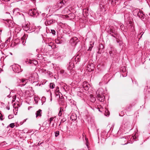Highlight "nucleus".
I'll return each instance as SVG.
<instances>
[{"label": "nucleus", "instance_id": "20", "mask_svg": "<svg viewBox=\"0 0 150 150\" xmlns=\"http://www.w3.org/2000/svg\"><path fill=\"white\" fill-rule=\"evenodd\" d=\"M55 85L53 83H51L50 84V88H53L55 87Z\"/></svg>", "mask_w": 150, "mask_h": 150}, {"label": "nucleus", "instance_id": "21", "mask_svg": "<svg viewBox=\"0 0 150 150\" xmlns=\"http://www.w3.org/2000/svg\"><path fill=\"white\" fill-rule=\"evenodd\" d=\"M109 53L110 55V56H111V57H114V54L113 53L112 51V50H111V51H109Z\"/></svg>", "mask_w": 150, "mask_h": 150}, {"label": "nucleus", "instance_id": "12", "mask_svg": "<svg viewBox=\"0 0 150 150\" xmlns=\"http://www.w3.org/2000/svg\"><path fill=\"white\" fill-rule=\"evenodd\" d=\"M74 65L72 63L70 62L69 64H68V66L67 67V69L68 70H71L73 68Z\"/></svg>", "mask_w": 150, "mask_h": 150}, {"label": "nucleus", "instance_id": "33", "mask_svg": "<svg viewBox=\"0 0 150 150\" xmlns=\"http://www.w3.org/2000/svg\"><path fill=\"white\" fill-rule=\"evenodd\" d=\"M3 116L2 114L0 113V119L1 121L3 120Z\"/></svg>", "mask_w": 150, "mask_h": 150}, {"label": "nucleus", "instance_id": "10", "mask_svg": "<svg viewBox=\"0 0 150 150\" xmlns=\"http://www.w3.org/2000/svg\"><path fill=\"white\" fill-rule=\"evenodd\" d=\"M97 98L98 99V100L101 102H103L105 99V97L104 96L100 94L98 95L97 96Z\"/></svg>", "mask_w": 150, "mask_h": 150}, {"label": "nucleus", "instance_id": "32", "mask_svg": "<svg viewBox=\"0 0 150 150\" xmlns=\"http://www.w3.org/2000/svg\"><path fill=\"white\" fill-rule=\"evenodd\" d=\"M19 9L18 8H15L13 10V12L16 11L17 12H19Z\"/></svg>", "mask_w": 150, "mask_h": 150}, {"label": "nucleus", "instance_id": "1", "mask_svg": "<svg viewBox=\"0 0 150 150\" xmlns=\"http://www.w3.org/2000/svg\"><path fill=\"white\" fill-rule=\"evenodd\" d=\"M39 79L38 76L36 73H33L31 74L29 77V80L33 82L38 81Z\"/></svg>", "mask_w": 150, "mask_h": 150}, {"label": "nucleus", "instance_id": "29", "mask_svg": "<svg viewBox=\"0 0 150 150\" xmlns=\"http://www.w3.org/2000/svg\"><path fill=\"white\" fill-rule=\"evenodd\" d=\"M51 33H52L53 35H55V31L54 30H51Z\"/></svg>", "mask_w": 150, "mask_h": 150}, {"label": "nucleus", "instance_id": "24", "mask_svg": "<svg viewBox=\"0 0 150 150\" xmlns=\"http://www.w3.org/2000/svg\"><path fill=\"white\" fill-rule=\"evenodd\" d=\"M47 45L48 46H50L51 47H52V45L53 43L52 42H50V43H46Z\"/></svg>", "mask_w": 150, "mask_h": 150}, {"label": "nucleus", "instance_id": "25", "mask_svg": "<svg viewBox=\"0 0 150 150\" xmlns=\"http://www.w3.org/2000/svg\"><path fill=\"white\" fill-rule=\"evenodd\" d=\"M75 62H79L80 61V59L78 57H76L75 59Z\"/></svg>", "mask_w": 150, "mask_h": 150}, {"label": "nucleus", "instance_id": "11", "mask_svg": "<svg viewBox=\"0 0 150 150\" xmlns=\"http://www.w3.org/2000/svg\"><path fill=\"white\" fill-rule=\"evenodd\" d=\"M42 110L40 109H39L35 113L36 117H41L42 116Z\"/></svg>", "mask_w": 150, "mask_h": 150}, {"label": "nucleus", "instance_id": "47", "mask_svg": "<svg viewBox=\"0 0 150 150\" xmlns=\"http://www.w3.org/2000/svg\"><path fill=\"white\" fill-rule=\"evenodd\" d=\"M16 107L15 108V109L16 110H16Z\"/></svg>", "mask_w": 150, "mask_h": 150}, {"label": "nucleus", "instance_id": "38", "mask_svg": "<svg viewBox=\"0 0 150 150\" xmlns=\"http://www.w3.org/2000/svg\"><path fill=\"white\" fill-rule=\"evenodd\" d=\"M2 31V30L1 28H0V35L1 34Z\"/></svg>", "mask_w": 150, "mask_h": 150}, {"label": "nucleus", "instance_id": "7", "mask_svg": "<svg viewBox=\"0 0 150 150\" xmlns=\"http://www.w3.org/2000/svg\"><path fill=\"white\" fill-rule=\"evenodd\" d=\"M78 38L76 37H73L70 40V43L72 45H76L78 42Z\"/></svg>", "mask_w": 150, "mask_h": 150}, {"label": "nucleus", "instance_id": "36", "mask_svg": "<svg viewBox=\"0 0 150 150\" xmlns=\"http://www.w3.org/2000/svg\"><path fill=\"white\" fill-rule=\"evenodd\" d=\"M6 108L8 110H9L10 109V107L8 106H7Z\"/></svg>", "mask_w": 150, "mask_h": 150}, {"label": "nucleus", "instance_id": "4", "mask_svg": "<svg viewBox=\"0 0 150 150\" xmlns=\"http://www.w3.org/2000/svg\"><path fill=\"white\" fill-rule=\"evenodd\" d=\"M108 33L112 36L116 38V36L117 35V33L115 31L113 28L112 27L110 28V30L108 31Z\"/></svg>", "mask_w": 150, "mask_h": 150}, {"label": "nucleus", "instance_id": "14", "mask_svg": "<svg viewBox=\"0 0 150 150\" xmlns=\"http://www.w3.org/2000/svg\"><path fill=\"white\" fill-rule=\"evenodd\" d=\"M28 81V79H21V82L22 83H23V85L24 86L26 84V83H27Z\"/></svg>", "mask_w": 150, "mask_h": 150}, {"label": "nucleus", "instance_id": "49", "mask_svg": "<svg viewBox=\"0 0 150 150\" xmlns=\"http://www.w3.org/2000/svg\"><path fill=\"white\" fill-rule=\"evenodd\" d=\"M42 15H45V14H44V13H42Z\"/></svg>", "mask_w": 150, "mask_h": 150}, {"label": "nucleus", "instance_id": "28", "mask_svg": "<svg viewBox=\"0 0 150 150\" xmlns=\"http://www.w3.org/2000/svg\"><path fill=\"white\" fill-rule=\"evenodd\" d=\"M66 3V1L65 0H63L59 3L60 4H61L62 5H64Z\"/></svg>", "mask_w": 150, "mask_h": 150}, {"label": "nucleus", "instance_id": "9", "mask_svg": "<svg viewBox=\"0 0 150 150\" xmlns=\"http://www.w3.org/2000/svg\"><path fill=\"white\" fill-rule=\"evenodd\" d=\"M22 28L25 31L28 30L30 28V24L29 23H27L23 24L22 25Z\"/></svg>", "mask_w": 150, "mask_h": 150}, {"label": "nucleus", "instance_id": "44", "mask_svg": "<svg viewBox=\"0 0 150 150\" xmlns=\"http://www.w3.org/2000/svg\"><path fill=\"white\" fill-rule=\"evenodd\" d=\"M6 13L8 14H10V13L9 12H6Z\"/></svg>", "mask_w": 150, "mask_h": 150}, {"label": "nucleus", "instance_id": "3", "mask_svg": "<svg viewBox=\"0 0 150 150\" xmlns=\"http://www.w3.org/2000/svg\"><path fill=\"white\" fill-rule=\"evenodd\" d=\"M59 6L58 5H54L50 6V8L49 9V11L50 12L51 11L52 12H54L57 10H58L59 8L61 7V6H60V7L58 8ZM47 7L49 8L50 7V6H49Z\"/></svg>", "mask_w": 150, "mask_h": 150}, {"label": "nucleus", "instance_id": "48", "mask_svg": "<svg viewBox=\"0 0 150 150\" xmlns=\"http://www.w3.org/2000/svg\"><path fill=\"white\" fill-rule=\"evenodd\" d=\"M14 113L15 114V115H16V114L15 113V112H14Z\"/></svg>", "mask_w": 150, "mask_h": 150}, {"label": "nucleus", "instance_id": "51", "mask_svg": "<svg viewBox=\"0 0 150 150\" xmlns=\"http://www.w3.org/2000/svg\"><path fill=\"white\" fill-rule=\"evenodd\" d=\"M83 12H84V10H83Z\"/></svg>", "mask_w": 150, "mask_h": 150}, {"label": "nucleus", "instance_id": "50", "mask_svg": "<svg viewBox=\"0 0 150 150\" xmlns=\"http://www.w3.org/2000/svg\"><path fill=\"white\" fill-rule=\"evenodd\" d=\"M8 97H9V98L10 97L9 96V95L8 96Z\"/></svg>", "mask_w": 150, "mask_h": 150}, {"label": "nucleus", "instance_id": "27", "mask_svg": "<svg viewBox=\"0 0 150 150\" xmlns=\"http://www.w3.org/2000/svg\"><path fill=\"white\" fill-rule=\"evenodd\" d=\"M9 126L10 127H11V128H13L15 126V124L14 123H12L10 124Z\"/></svg>", "mask_w": 150, "mask_h": 150}, {"label": "nucleus", "instance_id": "45", "mask_svg": "<svg viewBox=\"0 0 150 150\" xmlns=\"http://www.w3.org/2000/svg\"><path fill=\"white\" fill-rule=\"evenodd\" d=\"M1 0H0V4H1Z\"/></svg>", "mask_w": 150, "mask_h": 150}, {"label": "nucleus", "instance_id": "6", "mask_svg": "<svg viewBox=\"0 0 150 150\" xmlns=\"http://www.w3.org/2000/svg\"><path fill=\"white\" fill-rule=\"evenodd\" d=\"M55 22V20L54 19H47L45 22V24L46 25H49Z\"/></svg>", "mask_w": 150, "mask_h": 150}, {"label": "nucleus", "instance_id": "26", "mask_svg": "<svg viewBox=\"0 0 150 150\" xmlns=\"http://www.w3.org/2000/svg\"><path fill=\"white\" fill-rule=\"evenodd\" d=\"M116 0H111V4L113 6H114V5L116 3Z\"/></svg>", "mask_w": 150, "mask_h": 150}, {"label": "nucleus", "instance_id": "39", "mask_svg": "<svg viewBox=\"0 0 150 150\" xmlns=\"http://www.w3.org/2000/svg\"><path fill=\"white\" fill-rule=\"evenodd\" d=\"M65 121V120H64L63 119H62L61 120V122H64Z\"/></svg>", "mask_w": 150, "mask_h": 150}, {"label": "nucleus", "instance_id": "13", "mask_svg": "<svg viewBox=\"0 0 150 150\" xmlns=\"http://www.w3.org/2000/svg\"><path fill=\"white\" fill-rule=\"evenodd\" d=\"M71 120L73 121H75L77 119V116L76 115H72L70 117Z\"/></svg>", "mask_w": 150, "mask_h": 150}, {"label": "nucleus", "instance_id": "31", "mask_svg": "<svg viewBox=\"0 0 150 150\" xmlns=\"http://www.w3.org/2000/svg\"><path fill=\"white\" fill-rule=\"evenodd\" d=\"M93 46L91 45V46L89 47L88 49V51H91V49L93 47Z\"/></svg>", "mask_w": 150, "mask_h": 150}, {"label": "nucleus", "instance_id": "30", "mask_svg": "<svg viewBox=\"0 0 150 150\" xmlns=\"http://www.w3.org/2000/svg\"><path fill=\"white\" fill-rule=\"evenodd\" d=\"M13 117V115H8V118L9 119H11Z\"/></svg>", "mask_w": 150, "mask_h": 150}, {"label": "nucleus", "instance_id": "15", "mask_svg": "<svg viewBox=\"0 0 150 150\" xmlns=\"http://www.w3.org/2000/svg\"><path fill=\"white\" fill-rule=\"evenodd\" d=\"M120 28L121 30L124 31H126L127 29L124 26L123 24H121L120 25Z\"/></svg>", "mask_w": 150, "mask_h": 150}, {"label": "nucleus", "instance_id": "22", "mask_svg": "<svg viewBox=\"0 0 150 150\" xmlns=\"http://www.w3.org/2000/svg\"><path fill=\"white\" fill-rule=\"evenodd\" d=\"M54 118L55 117H51L50 118L49 121V124H50L51 123L52 121L54 119Z\"/></svg>", "mask_w": 150, "mask_h": 150}, {"label": "nucleus", "instance_id": "40", "mask_svg": "<svg viewBox=\"0 0 150 150\" xmlns=\"http://www.w3.org/2000/svg\"><path fill=\"white\" fill-rule=\"evenodd\" d=\"M59 88L57 87V88H56V91H57V90H59Z\"/></svg>", "mask_w": 150, "mask_h": 150}, {"label": "nucleus", "instance_id": "35", "mask_svg": "<svg viewBox=\"0 0 150 150\" xmlns=\"http://www.w3.org/2000/svg\"><path fill=\"white\" fill-rule=\"evenodd\" d=\"M47 122H44L43 123V125H45L46 126L47 125Z\"/></svg>", "mask_w": 150, "mask_h": 150}, {"label": "nucleus", "instance_id": "52", "mask_svg": "<svg viewBox=\"0 0 150 150\" xmlns=\"http://www.w3.org/2000/svg\"><path fill=\"white\" fill-rule=\"evenodd\" d=\"M99 111H100V110L99 109Z\"/></svg>", "mask_w": 150, "mask_h": 150}, {"label": "nucleus", "instance_id": "8", "mask_svg": "<svg viewBox=\"0 0 150 150\" xmlns=\"http://www.w3.org/2000/svg\"><path fill=\"white\" fill-rule=\"evenodd\" d=\"M83 87L86 91H87L90 87V85L86 82L84 81L82 84Z\"/></svg>", "mask_w": 150, "mask_h": 150}, {"label": "nucleus", "instance_id": "19", "mask_svg": "<svg viewBox=\"0 0 150 150\" xmlns=\"http://www.w3.org/2000/svg\"><path fill=\"white\" fill-rule=\"evenodd\" d=\"M15 69H13V70L16 72L18 73L20 72V71L19 70V69L18 68V67H16L14 68Z\"/></svg>", "mask_w": 150, "mask_h": 150}, {"label": "nucleus", "instance_id": "53", "mask_svg": "<svg viewBox=\"0 0 150 150\" xmlns=\"http://www.w3.org/2000/svg\"><path fill=\"white\" fill-rule=\"evenodd\" d=\"M60 125V124H59V125Z\"/></svg>", "mask_w": 150, "mask_h": 150}, {"label": "nucleus", "instance_id": "16", "mask_svg": "<svg viewBox=\"0 0 150 150\" xmlns=\"http://www.w3.org/2000/svg\"><path fill=\"white\" fill-rule=\"evenodd\" d=\"M100 11L102 12H104L105 11V9L104 8V7L103 5H100Z\"/></svg>", "mask_w": 150, "mask_h": 150}, {"label": "nucleus", "instance_id": "42", "mask_svg": "<svg viewBox=\"0 0 150 150\" xmlns=\"http://www.w3.org/2000/svg\"><path fill=\"white\" fill-rule=\"evenodd\" d=\"M54 123H53L52 124V127H54Z\"/></svg>", "mask_w": 150, "mask_h": 150}, {"label": "nucleus", "instance_id": "17", "mask_svg": "<svg viewBox=\"0 0 150 150\" xmlns=\"http://www.w3.org/2000/svg\"><path fill=\"white\" fill-rule=\"evenodd\" d=\"M63 111V109H62V108H60V110L59 111V112L58 113V115L59 116H61L62 115V112Z\"/></svg>", "mask_w": 150, "mask_h": 150}, {"label": "nucleus", "instance_id": "43", "mask_svg": "<svg viewBox=\"0 0 150 150\" xmlns=\"http://www.w3.org/2000/svg\"><path fill=\"white\" fill-rule=\"evenodd\" d=\"M42 99H43V100L44 99H45V100L46 98H45V97H43L42 98Z\"/></svg>", "mask_w": 150, "mask_h": 150}, {"label": "nucleus", "instance_id": "46", "mask_svg": "<svg viewBox=\"0 0 150 150\" xmlns=\"http://www.w3.org/2000/svg\"><path fill=\"white\" fill-rule=\"evenodd\" d=\"M63 89L65 91H66V90H65V89L64 88H63Z\"/></svg>", "mask_w": 150, "mask_h": 150}, {"label": "nucleus", "instance_id": "18", "mask_svg": "<svg viewBox=\"0 0 150 150\" xmlns=\"http://www.w3.org/2000/svg\"><path fill=\"white\" fill-rule=\"evenodd\" d=\"M25 35H24L21 38V40L22 41V44L24 45L25 43Z\"/></svg>", "mask_w": 150, "mask_h": 150}, {"label": "nucleus", "instance_id": "37", "mask_svg": "<svg viewBox=\"0 0 150 150\" xmlns=\"http://www.w3.org/2000/svg\"><path fill=\"white\" fill-rule=\"evenodd\" d=\"M143 34H144V32H141L140 33V34L141 35V37L142 36V35H143Z\"/></svg>", "mask_w": 150, "mask_h": 150}, {"label": "nucleus", "instance_id": "41", "mask_svg": "<svg viewBox=\"0 0 150 150\" xmlns=\"http://www.w3.org/2000/svg\"><path fill=\"white\" fill-rule=\"evenodd\" d=\"M3 1H9L10 0H2Z\"/></svg>", "mask_w": 150, "mask_h": 150}, {"label": "nucleus", "instance_id": "34", "mask_svg": "<svg viewBox=\"0 0 150 150\" xmlns=\"http://www.w3.org/2000/svg\"><path fill=\"white\" fill-rule=\"evenodd\" d=\"M59 93H60V92L59 91V90H58L56 92V95H57V96H58L59 95Z\"/></svg>", "mask_w": 150, "mask_h": 150}, {"label": "nucleus", "instance_id": "2", "mask_svg": "<svg viewBox=\"0 0 150 150\" xmlns=\"http://www.w3.org/2000/svg\"><path fill=\"white\" fill-rule=\"evenodd\" d=\"M133 14L134 15H137V16L142 19L144 18V14L143 13V12L141 11L139 9H137L134 10L133 12Z\"/></svg>", "mask_w": 150, "mask_h": 150}, {"label": "nucleus", "instance_id": "5", "mask_svg": "<svg viewBox=\"0 0 150 150\" xmlns=\"http://www.w3.org/2000/svg\"><path fill=\"white\" fill-rule=\"evenodd\" d=\"M29 13L30 16H37L38 14V13L35 8L30 9Z\"/></svg>", "mask_w": 150, "mask_h": 150}, {"label": "nucleus", "instance_id": "23", "mask_svg": "<svg viewBox=\"0 0 150 150\" xmlns=\"http://www.w3.org/2000/svg\"><path fill=\"white\" fill-rule=\"evenodd\" d=\"M55 137H57L59 134V131H57L55 132Z\"/></svg>", "mask_w": 150, "mask_h": 150}]
</instances>
